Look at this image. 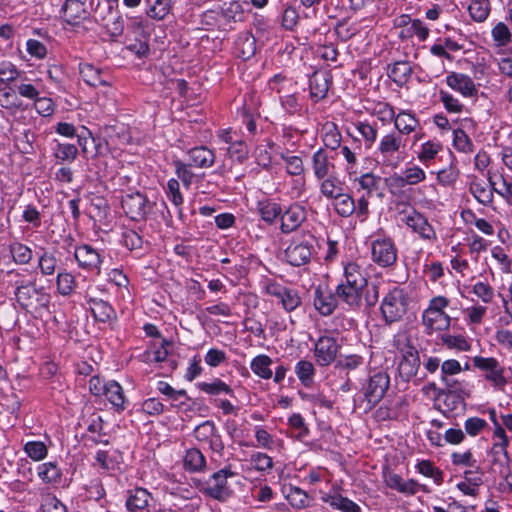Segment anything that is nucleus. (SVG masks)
<instances>
[{"label":"nucleus","mask_w":512,"mask_h":512,"mask_svg":"<svg viewBox=\"0 0 512 512\" xmlns=\"http://www.w3.org/2000/svg\"><path fill=\"white\" fill-rule=\"evenodd\" d=\"M37 470L38 476L46 483H56L61 478V470L53 462L43 463Z\"/></svg>","instance_id":"nucleus-41"},{"label":"nucleus","mask_w":512,"mask_h":512,"mask_svg":"<svg viewBox=\"0 0 512 512\" xmlns=\"http://www.w3.org/2000/svg\"><path fill=\"white\" fill-rule=\"evenodd\" d=\"M258 211L261 215V218L268 224H273L275 220L282 214V208L280 204L271 200L258 202Z\"/></svg>","instance_id":"nucleus-34"},{"label":"nucleus","mask_w":512,"mask_h":512,"mask_svg":"<svg viewBox=\"0 0 512 512\" xmlns=\"http://www.w3.org/2000/svg\"><path fill=\"white\" fill-rule=\"evenodd\" d=\"M58 260L55 255L43 249V253L39 257L38 267L44 276H51L55 273Z\"/></svg>","instance_id":"nucleus-42"},{"label":"nucleus","mask_w":512,"mask_h":512,"mask_svg":"<svg viewBox=\"0 0 512 512\" xmlns=\"http://www.w3.org/2000/svg\"><path fill=\"white\" fill-rule=\"evenodd\" d=\"M442 150V145L439 142L427 141L422 144L418 152V159L426 163L435 158V156Z\"/></svg>","instance_id":"nucleus-49"},{"label":"nucleus","mask_w":512,"mask_h":512,"mask_svg":"<svg viewBox=\"0 0 512 512\" xmlns=\"http://www.w3.org/2000/svg\"><path fill=\"white\" fill-rule=\"evenodd\" d=\"M170 11V0H156L154 5L148 10L149 17L162 20Z\"/></svg>","instance_id":"nucleus-57"},{"label":"nucleus","mask_w":512,"mask_h":512,"mask_svg":"<svg viewBox=\"0 0 512 512\" xmlns=\"http://www.w3.org/2000/svg\"><path fill=\"white\" fill-rule=\"evenodd\" d=\"M363 290L342 281L335 290L336 297L350 307L360 306Z\"/></svg>","instance_id":"nucleus-21"},{"label":"nucleus","mask_w":512,"mask_h":512,"mask_svg":"<svg viewBox=\"0 0 512 512\" xmlns=\"http://www.w3.org/2000/svg\"><path fill=\"white\" fill-rule=\"evenodd\" d=\"M251 462L258 471L270 470L273 467L272 458L264 453H255L251 456Z\"/></svg>","instance_id":"nucleus-63"},{"label":"nucleus","mask_w":512,"mask_h":512,"mask_svg":"<svg viewBox=\"0 0 512 512\" xmlns=\"http://www.w3.org/2000/svg\"><path fill=\"white\" fill-rule=\"evenodd\" d=\"M79 73L82 79L90 86H108V81L101 77V70L91 64L84 63L79 65Z\"/></svg>","instance_id":"nucleus-28"},{"label":"nucleus","mask_w":512,"mask_h":512,"mask_svg":"<svg viewBox=\"0 0 512 512\" xmlns=\"http://www.w3.org/2000/svg\"><path fill=\"white\" fill-rule=\"evenodd\" d=\"M25 452L33 460H42L47 455V447L43 442H28L24 447Z\"/></svg>","instance_id":"nucleus-60"},{"label":"nucleus","mask_w":512,"mask_h":512,"mask_svg":"<svg viewBox=\"0 0 512 512\" xmlns=\"http://www.w3.org/2000/svg\"><path fill=\"white\" fill-rule=\"evenodd\" d=\"M471 18L476 22H483L489 16L491 11L490 2L488 0H472L468 6Z\"/></svg>","instance_id":"nucleus-37"},{"label":"nucleus","mask_w":512,"mask_h":512,"mask_svg":"<svg viewBox=\"0 0 512 512\" xmlns=\"http://www.w3.org/2000/svg\"><path fill=\"white\" fill-rule=\"evenodd\" d=\"M235 473L228 468L215 472L203 488V493L213 499L226 501L231 496V490L227 486V478Z\"/></svg>","instance_id":"nucleus-4"},{"label":"nucleus","mask_w":512,"mask_h":512,"mask_svg":"<svg viewBox=\"0 0 512 512\" xmlns=\"http://www.w3.org/2000/svg\"><path fill=\"white\" fill-rule=\"evenodd\" d=\"M417 470L419 473L426 477H430L434 482L440 485L444 480V473L429 460H422L417 464Z\"/></svg>","instance_id":"nucleus-44"},{"label":"nucleus","mask_w":512,"mask_h":512,"mask_svg":"<svg viewBox=\"0 0 512 512\" xmlns=\"http://www.w3.org/2000/svg\"><path fill=\"white\" fill-rule=\"evenodd\" d=\"M340 345L330 336H321L315 343L314 353L320 366H328L335 361Z\"/></svg>","instance_id":"nucleus-9"},{"label":"nucleus","mask_w":512,"mask_h":512,"mask_svg":"<svg viewBox=\"0 0 512 512\" xmlns=\"http://www.w3.org/2000/svg\"><path fill=\"white\" fill-rule=\"evenodd\" d=\"M323 143L327 148L337 149L341 143V134L334 123H326L323 126Z\"/></svg>","instance_id":"nucleus-40"},{"label":"nucleus","mask_w":512,"mask_h":512,"mask_svg":"<svg viewBox=\"0 0 512 512\" xmlns=\"http://www.w3.org/2000/svg\"><path fill=\"white\" fill-rule=\"evenodd\" d=\"M334 208L341 217H349L355 212L356 205L352 196L339 192L334 198Z\"/></svg>","instance_id":"nucleus-35"},{"label":"nucleus","mask_w":512,"mask_h":512,"mask_svg":"<svg viewBox=\"0 0 512 512\" xmlns=\"http://www.w3.org/2000/svg\"><path fill=\"white\" fill-rule=\"evenodd\" d=\"M107 400L117 409H125V397L124 392L120 384L116 381H108L107 387L103 394Z\"/></svg>","instance_id":"nucleus-31"},{"label":"nucleus","mask_w":512,"mask_h":512,"mask_svg":"<svg viewBox=\"0 0 512 512\" xmlns=\"http://www.w3.org/2000/svg\"><path fill=\"white\" fill-rule=\"evenodd\" d=\"M454 147L461 152L470 153L473 151V143L466 132L462 129L454 130Z\"/></svg>","instance_id":"nucleus-54"},{"label":"nucleus","mask_w":512,"mask_h":512,"mask_svg":"<svg viewBox=\"0 0 512 512\" xmlns=\"http://www.w3.org/2000/svg\"><path fill=\"white\" fill-rule=\"evenodd\" d=\"M295 372L301 383L307 386L312 382L315 369L310 361L301 360L297 363Z\"/></svg>","instance_id":"nucleus-51"},{"label":"nucleus","mask_w":512,"mask_h":512,"mask_svg":"<svg viewBox=\"0 0 512 512\" xmlns=\"http://www.w3.org/2000/svg\"><path fill=\"white\" fill-rule=\"evenodd\" d=\"M312 255V246L307 243L290 245L285 250L286 261L295 267L307 264Z\"/></svg>","instance_id":"nucleus-17"},{"label":"nucleus","mask_w":512,"mask_h":512,"mask_svg":"<svg viewBox=\"0 0 512 512\" xmlns=\"http://www.w3.org/2000/svg\"><path fill=\"white\" fill-rule=\"evenodd\" d=\"M344 281L363 290L367 286L364 269L355 262L346 264L344 268Z\"/></svg>","instance_id":"nucleus-26"},{"label":"nucleus","mask_w":512,"mask_h":512,"mask_svg":"<svg viewBox=\"0 0 512 512\" xmlns=\"http://www.w3.org/2000/svg\"><path fill=\"white\" fill-rule=\"evenodd\" d=\"M422 321L427 333L431 334L434 331H443L448 329L451 318L445 312L425 310L422 315Z\"/></svg>","instance_id":"nucleus-20"},{"label":"nucleus","mask_w":512,"mask_h":512,"mask_svg":"<svg viewBox=\"0 0 512 512\" xmlns=\"http://www.w3.org/2000/svg\"><path fill=\"white\" fill-rule=\"evenodd\" d=\"M446 83L450 88L465 97H472L477 94L473 80L465 74L453 72L446 77Z\"/></svg>","instance_id":"nucleus-19"},{"label":"nucleus","mask_w":512,"mask_h":512,"mask_svg":"<svg viewBox=\"0 0 512 512\" xmlns=\"http://www.w3.org/2000/svg\"><path fill=\"white\" fill-rule=\"evenodd\" d=\"M190 164L199 168H209L215 162V154L205 146L194 147L188 151Z\"/></svg>","instance_id":"nucleus-24"},{"label":"nucleus","mask_w":512,"mask_h":512,"mask_svg":"<svg viewBox=\"0 0 512 512\" xmlns=\"http://www.w3.org/2000/svg\"><path fill=\"white\" fill-rule=\"evenodd\" d=\"M412 74V67L407 61H398L389 69V77L397 85L405 84Z\"/></svg>","instance_id":"nucleus-33"},{"label":"nucleus","mask_w":512,"mask_h":512,"mask_svg":"<svg viewBox=\"0 0 512 512\" xmlns=\"http://www.w3.org/2000/svg\"><path fill=\"white\" fill-rule=\"evenodd\" d=\"M509 442H495L492 447V454L494 455V461L501 465H507L510 461L507 446Z\"/></svg>","instance_id":"nucleus-61"},{"label":"nucleus","mask_w":512,"mask_h":512,"mask_svg":"<svg viewBox=\"0 0 512 512\" xmlns=\"http://www.w3.org/2000/svg\"><path fill=\"white\" fill-rule=\"evenodd\" d=\"M271 359L266 355H259L255 357L251 363L252 371L264 379L272 377V371L270 369Z\"/></svg>","instance_id":"nucleus-43"},{"label":"nucleus","mask_w":512,"mask_h":512,"mask_svg":"<svg viewBox=\"0 0 512 512\" xmlns=\"http://www.w3.org/2000/svg\"><path fill=\"white\" fill-rule=\"evenodd\" d=\"M372 259L381 267L392 266L397 260V249L392 240H375L372 243Z\"/></svg>","instance_id":"nucleus-8"},{"label":"nucleus","mask_w":512,"mask_h":512,"mask_svg":"<svg viewBox=\"0 0 512 512\" xmlns=\"http://www.w3.org/2000/svg\"><path fill=\"white\" fill-rule=\"evenodd\" d=\"M235 44L238 57L243 60H248L254 56L256 52V40L252 35L248 33L240 35Z\"/></svg>","instance_id":"nucleus-29"},{"label":"nucleus","mask_w":512,"mask_h":512,"mask_svg":"<svg viewBox=\"0 0 512 512\" xmlns=\"http://www.w3.org/2000/svg\"><path fill=\"white\" fill-rule=\"evenodd\" d=\"M9 250L14 262L20 265L28 264L33 256L32 250L20 242L10 244Z\"/></svg>","instance_id":"nucleus-39"},{"label":"nucleus","mask_w":512,"mask_h":512,"mask_svg":"<svg viewBox=\"0 0 512 512\" xmlns=\"http://www.w3.org/2000/svg\"><path fill=\"white\" fill-rule=\"evenodd\" d=\"M198 387L209 395H218L220 393L233 394L232 389L225 382L220 379H215L211 383L201 382Z\"/></svg>","instance_id":"nucleus-46"},{"label":"nucleus","mask_w":512,"mask_h":512,"mask_svg":"<svg viewBox=\"0 0 512 512\" xmlns=\"http://www.w3.org/2000/svg\"><path fill=\"white\" fill-rule=\"evenodd\" d=\"M489 185L493 188V190L498 193L500 196L504 197L509 204L512 205V183H508L502 176V188L496 187V182L494 181L493 177L490 176L488 178Z\"/></svg>","instance_id":"nucleus-64"},{"label":"nucleus","mask_w":512,"mask_h":512,"mask_svg":"<svg viewBox=\"0 0 512 512\" xmlns=\"http://www.w3.org/2000/svg\"><path fill=\"white\" fill-rule=\"evenodd\" d=\"M150 493L143 488H136L129 491V495L126 500V508L130 512L143 511L149 503Z\"/></svg>","instance_id":"nucleus-25"},{"label":"nucleus","mask_w":512,"mask_h":512,"mask_svg":"<svg viewBox=\"0 0 512 512\" xmlns=\"http://www.w3.org/2000/svg\"><path fill=\"white\" fill-rule=\"evenodd\" d=\"M312 167L316 178L323 179L328 176L330 167H333V164L329 162V158L325 151L323 149H319L313 154Z\"/></svg>","instance_id":"nucleus-32"},{"label":"nucleus","mask_w":512,"mask_h":512,"mask_svg":"<svg viewBox=\"0 0 512 512\" xmlns=\"http://www.w3.org/2000/svg\"><path fill=\"white\" fill-rule=\"evenodd\" d=\"M62 12L65 21L71 25L78 24L87 16L85 4L80 0H66Z\"/></svg>","instance_id":"nucleus-22"},{"label":"nucleus","mask_w":512,"mask_h":512,"mask_svg":"<svg viewBox=\"0 0 512 512\" xmlns=\"http://www.w3.org/2000/svg\"><path fill=\"white\" fill-rule=\"evenodd\" d=\"M441 341L449 349H456L458 351L470 350V344L462 335L443 334L441 335Z\"/></svg>","instance_id":"nucleus-48"},{"label":"nucleus","mask_w":512,"mask_h":512,"mask_svg":"<svg viewBox=\"0 0 512 512\" xmlns=\"http://www.w3.org/2000/svg\"><path fill=\"white\" fill-rule=\"evenodd\" d=\"M89 309L95 320L99 322L105 323L116 317L115 310L112 306L103 300L91 299L89 301Z\"/></svg>","instance_id":"nucleus-27"},{"label":"nucleus","mask_w":512,"mask_h":512,"mask_svg":"<svg viewBox=\"0 0 512 512\" xmlns=\"http://www.w3.org/2000/svg\"><path fill=\"white\" fill-rule=\"evenodd\" d=\"M381 112L389 119H394V126L397 129V133L402 136L412 133L419 125L418 119L413 114L402 111L395 115L393 107L388 104L384 105V109Z\"/></svg>","instance_id":"nucleus-10"},{"label":"nucleus","mask_w":512,"mask_h":512,"mask_svg":"<svg viewBox=\"0 0 512 512\" xmlns=\"http://www.w3.org/2000/svg\"><path fill=\"white\" fill-rule=\"evenodd\" d=\"M426 178V174L419 166L408 167L403 175L394 174L387 179L388 185L394 188H403L405 185H416Z\"/></svg>","instance_id":"nucleus-14"},{"label":"nucleus","mask_w":512,"mask_h":512,"mask_svg":"<svg viewBox=\"0 0 512 512\" xmlns=\"http://www.w3.org/2000/svg\"><path fill=\"white\" fill-rule=\"evenodd\" d=\"M337 297L335 293H324L320 287L315 290L314 306L320 314L324 316L331 315L337 307Z\"/></svg>","instance_id":"nucleus-23"},{"label":"nucleus","mask_w":512,"mask_h":512,"mask_svg":"<svg viewBox=\"0 0 512 512\" xmlns=\"http://www.w3.org/2000/svg\"><path fill=\"white\" fill-rule=\"evenodd\" d=\"M121 205L128 217L135 221H141L146 219L152 206L156 204L151 203L147 197L140 192H132L122 197Z\"/></svg>","instance_id":"nucleus-3"},{"label":"nucleus","mask_w":512,"mask_h":512,"mask_svg":"<svg viewBox=\"0 0 512 512\" xmlns=\"http://www.w3.org/2000/svg\"><path fill=\"white\" fill-rule=\"evenodd\" d=\"M381 312L387 323H393L406 313V298L400 288L392 289L383 299Z\"/></svg>","instance_id":"nucleus-2"},{"label":"nucleus","mask_w":512,"mask_h":512,"mask_svg":"<svg viewBox=\"0 0 512 512\" xmlns=\"http://www.w3.org/2000/svg\"><path fill=\"white\" fill-rule=\"evenodd\" d=\"M357 130L365 140L366 147L370 148L376 141L377 130L367 122H359L356 125Z\"/></svg>","instance_id":"nucleus-59"},{"label":"nucleus","mask_w":512,"mask_h":512,"mask_svg":"<svg viewBox=\"0 0 512 512\" xmlns=\"http://www.w3.org/2000/svg\"><path fill=\"white\" fill-rule=\"evenodd\" d=\"M405 147L403 136L397 132L383 135L378 143L377 150L383 160L391 159Z\"/></svg>","instance_id":"nucleus-13"},{"label":"nucleus","mask_w":512,"mask_h":512,"mask_svg":"<svg viewBox=\"0 0 512 512\" xmlns=\"http://www.w3.org/2000/svg\"><path fill=\"white\" fill-rule=\"evenodd\" d=\"M332 77L329 72L316 71L309 80L310 95L315 100L326 97Z\"/></svg>","instance_id":"nucleus-18"},{"label":"nucleus","mask_w":512,"mask_h":512,"mask_svg":"<svg viewBox=\"0 0 512 512\" xmlns=\"http://www.w3.org/2000/svg\"><path fill=\"white\" fill-rule=\"evenodd\" d=\"M206 465V460L204 455L200 450L196 448H192L187 450L184 457V467L191 471H201Z\"/></svg>","instance_id":"nucleus-36"},{"label":"nucleus","mask_w":512,"mask_h":512,"mask_svg":"<svg viewBox=\"0 0 512 512\" xmlns=\"http://www.w3.org/2000/svg\"><path fill=\"white\" fill-rule=\"evenodd\" d=\"M57 290L61 295H69L75 287L74 277L67 272L58 273L57 275Z\"/></svg>","instance_id":"nucleus-55"},{"label":"nucleus","mask_w":512,"mask_h":512,"mask_svg":"<svg viewBox=\"0 0 512 512\" xmlns=\"http://www.w3.org/2000/svg\"><path fill=\"white\" fill-rule=\"evenodd\" d=\"M74 257L79 266L100 273V264L102 262L100 254L89 245H82L76 248Z\"/></svg>","instance_id":"nucleus-16"},{"label":"nucleus","mask_w":512,"mask_h":512,"mask_svg":"<svg viewBox=\"0 0 512 512\" xmlns=\"http://www.w3.org/2000/svg\"><path fill=\"white\" fill-rule=\"evenodd\" d=\"M289 425L297 431L296 437L299 439H302L308 435V428L304 422L303 417L298 414L294 413L289 417Z\"/></svg>","instance_id":"nucleus-62"},{"label":"nucleus","mask_w":512,"mask_h":512,"mask_svg":"<svg viewBox=\"0 0 512 512\" xmlns=\"http://www.w3.org/2000/svg\"><path fill=\"white\" fill-rule=\"evenodd\" d=\"M389 385L390 378L386 372L375 373L363 388L365 399L371 405H376L384 397Z\"/></svg>","instance_id":"nucleus-7"},{"label":"nucleus","mask_w":512,"mask_h":512,"mask_svg":"<svg viewBox=\"0 0 512 512\" xmlns=\"http://www.w3.org/2000/svg\"><path fill=\"white\" fill-rule=\"evenodd\" d=\"M402 221L424 239L431 240L436 237L433 227L428 223L427 219L416 210H411L405 214Z\"/></svg>","instance_id":"nucleus-12"},{"label":"nucleus","mask_w":512,"mask_h":512,"mask_svg":"<svg viewBox=\"0 0 512 512\" xmlns=\"http://www.w3.org/2000/svg\"><path fill=\"white\" fill-rule=\"evenodd\" d=\"M287 500L293 507L304 508L308 504V495L300 488L294 487L290 488Z\"/></svg>","instance_id":"nucleus-58"},{"label":"nucleus","mask_w":512,"mask_h":512,"mask_svg":"<svg viewBox=\"0 0 512 512\" xmlns=\"http://www.w3.org/2000/svg\"><path fill=\"white\" fill-rule=\"evenodd\" d=\"M491 35L498 46H506L511 41V32L503 22H499L493 27Z\"/></svg>","instance_id":"nucleus-53"},{"label":"nucleus","mask_w":512,"mask_h":512,"mask_svg":"<svg viewBox=\"0 0 512 512\" xmlns=\"http://www.w3.org/2000/svg\"><path fill=\"white\" fill-rule=\"evenodd\" d=\"M305 219V209L300 205H291L284 213L281 214L280 229L285 234L291 233L297 230Z\"/></svg>","instance_id":"nucleus-15"},{"label":"nucleus","mask_w":512,"mask_h":512,"mask_svg":"<svg viewBox=\"0 0 512 512\" xmlns=\"http://www.w3.org/2000/svg\"><path fill=\"white\" fill-rule=\"evenodd\" d=\"M474 365L485 371V378L491 381L495 386L502 387L506 384V379L503 376V368L495 358L475 357Z\"/></svg>","instance_id":"nucleus-11"},{"label":"nucleus","mask_w":512,"mask_h":512,"mask_svg":"<svg viewBox=\"0 0 512 512\" xmlns=\"http://www.w3.org/2000/svg\"><path fill=\"white\" fill-rule=\"evenodd\" d=\"M324 501L333 509L341 512H361V508L357 503L340 494L328 495L324 498Z\"/></svg>","instance_id":"nucleus-30"},{"label":"nucleus","mask_w":512,"mask_h":512,"mask_svg":"<svg viewBox=\"0 0 512 512\" xmlns=\"http://www.w3.org/2000/svg\"><path fill=\"white\" fill-rule=\"evenodd\" d=\"M461 371L460 363L457 360H446L441 365V380L450 391L456 390V382H450L448 376L455 375Z\"/></svg>","instance_id":"nucleus-38"},{"label":"nucleus","mask_w":512,"mask_h":512,"mask_svg":"<svg viewBox=\"0 0 512 512\" xmlns=\"http://www.w3.org/2000/svg\"><path fill=\"white\" fill-rule=\"evenodd\" d=\"M78 154V149L74 144L58 143L54 149V156L61 161L72 162Z\"/></svg>","instance_id":"nucleus-52"},{"label":"nucleus","mask_w":512,"mask_h":512,"mask_svg":"<svg viewBox=\"0 0 512 512\" xmlns=\"http://www.w3.org/2000/svg\"><path fill=\"white\" fill-rule=\"evenodd\" d=\"M174 166L178 178L182 181L186 188H189L196 177V175L190 169L192 165L190 163L185 164L180 160H176L174 161Z\"/></svg>","instance_id":"nucleus-50"},{"label":"nucleus","mask_w":512,"mask_h":512,"mask_svg":"<svg viewBox=\"0 0 512 512\" xmlns=\"http://www.w3.org/2000/svg\"><path fill=\"white\" fill-rule=\"evenodd\" d=\"M419 367L420 357L418 350L409 343L406 344L401 349V360L398 365L399 376L408 382L417 375Z\"/></svg>","instance_id":"nucleus-6"},{"label":"nucleus","mask_w":512,"mask_h":512,"mask_svg":"<svg viewBox=\"0 0 512 512\" xmlns=\"http://www.w3.org/2000/svg\"><path fill=\"white\" fill-rule=\"evenodd\" d=\"M264 289L268 295L277 298L286 312L294 311L302 303L301 297L296 290L285 287L275 281L267 282Z\"/></svg>","instance_id":"nucleus-5"},{"label":"nucleus","mask_w":512,"mask_h":512,"mask_svg":"<svg viewBox=\"0 0 512 512\" xmlns=\"http://www.w3.org/2000/svg\"><path fill=\"white\" fill-rule=\"evenodd\" d=\"M493 188H488L485 184L473 182L470 185V192L482 204L489 205L493 201Z\"/></svg>","instance_id":"nucleus-45"},{"label":"nucleus","mask_w":512,"mask_h":512,"mask_svg":"<svg viewBox=\"0 0 512 512\" xmlns=\"http://www.w3.org/2000/svg\"><path fill=\"white\" fill-rule=\"evenodd\" d=\"M216 427L212 421H205L198 425L194 430L195 438L201 442H210L213 445L212 438L215 436Z\"/></svg>","instance_id":"nucleus-47"},{"label":"nucleus","mask_w":512,"mask_h":512,"mask_svg":"<svg viewBox=\"0 0 512 512\" xmlns=\"http://www.w3.org/2000/svg\"><path fill=\"white\" fill-rule=\"evenodd\" d=\"M14 286L15 299L22 309L32 314H41L48 309L51 295L43 287L24 281H16Z\"/></svg>","instance_id":"nucleus-1"},{"label":"nucleus","mask_w":512,"mask_h":512,"mask_svg":"<svg viewBox=\"0 0 512 512\" xmlns=\"http://www.w3.org/2000/svg\"><path fill=\"white\" fill-rule=\"evenodd\" d=\"M363 363L364 359L362 356L352 354L337 360L335 367L341 370H355L358 367L362 366Z\"/></svg>","instance_id":"nucleus-56"}]
</instances>
